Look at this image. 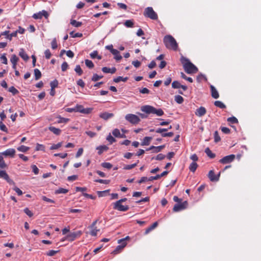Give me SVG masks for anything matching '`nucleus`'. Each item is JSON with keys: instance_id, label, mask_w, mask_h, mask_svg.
Masks as SVG:
<instances>
[{"instance_id": "60", "label": "nucleus", "mask_w": 261, "mask_h": 261, "mask_svg": "<svg viewBox=\"0 0 261 261\" xmlns=\"http://www.w3.org/2000/svg\"><path fill=\"white\" fill-rule=\"evenodd\" d=\"M51 48L53 49H55L58 47L57 42L56 38H54L51 43Z\"/></svg>"}, {"instance_id": "49", "label": "nucleus", "mask_w": 261, "mask_h": 261, "mask_svg": "<svg viewBox=\"0 0 261 261\" xmlns=\"http://www.w3.org/2000/svg\"><path fill=\"white\" fill-rule=\"evenodd\" d=\"M62 145V142H59V143H57V144H54L50 147V150L57 149L59 148H60V147H61Z\"/></svg>"}, {"instance_id": "59", "label": "nucleus", "mask_w": 261, "mask_h": 261, "mask_svg": "<svg viewBox=\"0 0 261 261\" xmlns=\"http://www.w3.org/2000/svg\"><path fill=\"white\" fill-rule=\"evenodd\" d=\"M17 31H16L14 32H12L10 34H8L7 35V36L6 37V38L7 39H9L10 40H11L12 37H16L17 36Z\"/></svg>"}, {"instance_id": "42", "label": "nucleus", "mask_w": 261, "mask_h": 261, "mask_svg": "<svg viewBox=\"0 0 261 261\" xmlns=\"http://www.w3.org/2000/svg\"><path fill=\"white\" fill-rule=\"evenodd\" d=\"M103 77L102 75H98L96 73H94L91 79V80L93 82H96Z\"/></svg>"}, {"instance_id": "63", "label": "nucleus", "mask_w": 261, "mask_h": 261, "mask_svg": "<svg viewBox=\"0 0 261 261\" xmlns=\"http://www.w3.org/2000/svg\"><path fill=\"white\" fill-rule=\"evenodd\" d=\"M68 67V64L66 62H64L61 65V69L62 71H65Z\"/></svg>"}, {"instance_id": "41", "label": "nucleus", "mask_w": 261, "mask_h": 261, "mask_svg": "<svg viewBox=\"0 0 261 261\" xmlns=\"http://www.w3.org/2000/svg\"><path fill=\"white\" fill-rule=\"evenodd\" d=\"M74 70L79 75H81L83 73V70L79 65H76Z\"/></svg>"}, {"instance_id": "46", "label": "nucleus", "mask_w": 261, "mask_h": 261, "mask_svg": "<svg viewBox=\"0 0 261 261\" xmlns=\"http://www.w3.org/2000/svg\"><path fill=\"white\" fill-rule=\"evenodd\" d=\"M69 34H70V35L71 36V37L72 38L82 37L83 36V34L82 33H74L73 31H71V32H70Z\"/></svg>"}, {"instance_id": "40", "label": "nucleus", "mask_w": 261, "mask_h": 261, "mask_svg": "<svg viewBox=\"0 0 261 261\" xmlns=\"http://www.w3.org/2000/svg\"><path fill=\"white\" fill-rule=\"evenodd\" d=\"M85 64L87 67L90 69L93 68L94 66L93 63L88 59L85 60Z\"/></svg>"}, {"instance_id": "29", "label": "nucleus", "mask_w": 261, "mask_h": 261, "mask_svg": "<svg viewBox=\"0 0 261 261\" xmlns=\"http://www.w3.org/2000/svg\"><path fill=\"white\" fill-rule=\"evenodd\" d=\"M128 80V77H123L122 76H118L116 78H114V80H113V81L115 83H119L121 81H122V82H126L127 81V80Z\"/></svg>"}, {"instance_id": "26", "label": "nucleus", "mask_w": 261, "mask_h": 261, "mask_svg": "<svg viewBox=\"0 0 261 261\" xmlns=\"http://www.w3.org/2000/svg\"><path fill=\"white\" fill-rule=\"evenodd\" d=\"M108 147L105 145L99 146L96 147V149L98 150V153L101 154L104 151L107 150Z\"/></svg>"}, {"instance_id": "37", "label": "nucleus", "mask_w": 261, "mask_h": 261, "mask_svg": "<svg viewBox=\"0 0 261 261\" xmlns=\"http://www.w3.org/2000/svg\"><path fill=\"white\" fill-rule=\"evenodd\" d=\"M30 148L29 147L25 146L24 145H21L17 148V150L19 151L25 152L29 150Z\"/></svg>"}, {"instance_id": "6", "label": "nucleus", "mask_w": 261, "mask_h": 261, "mask_svg": "<svg viewBox=\"0 0 261 261\" xmlns=\"http://www.w3.org/2000/svg\"><path fill=\"white\" fill-rule=\"evenodd\" d=\"M82 234V231L79 230L70 232L67 236V239L69 241H73L76 238H79Z\"/></svg>"}, {"instance_id": "56", "label": "nucleus", "mask_w": 261, "mask_h": 261, "mask_svg": "<svg viewBox=\"0 0 261 261\" xmlns=\"http://www.w3.org/2000/svg\"><path fill=\"white\" fill-rule=\"evenodd\" d=\"M123 248L119 245L116 247L115 249L113 251V253L114 254H116L119 253L122 250Z\"/></svg>"}, {"instance_id": "8", "label": "nucleus", "mask_w": 261, "mask_h": 261, "mask_svg": "<svg viewBox=\"0 0 261 261\" xmlns=\"http://www.w3.org/2000/svg\"><path fill=\"white\" fill-rule=\"evenodd\" d=\"M235 159V155L230 154L226 155L221 159L219 162L223 164H226L231 163Z\"/></svg>"}, {"instance_id": "34", "label": "nucleus", "mask_w": 261, "mask_h": 261, "mask_svg": "<svg viewBox=\"0 0 261 261\" xmlns=\"http://www.w3.org/2000/svg\"><path fill=\"white\" fill-rule=\"evenodd\" d=\"M90 56L92 59H95L96 58H97L99 60L101 59V57L98 55V51L97 50L93 51L92 53H90Z\"/></svg>"}, {"instance_id": "61", "label": "nucleus", "mask_w": 261, "mask_h": 261, "mask_svg": "<svg viewBox=\"0 0 261 261\" xmlns=\"http://www.w3.org/2000/svg\"><path fill=\"white\" fill-rule=\"evenodd\" d=\"M118 243L119 244H120V246L123 248V249L126 246V242L125 241V239H120V240H119L118 241Z\"/></svg>"}, {"instance_id": "10", "label": "nucleus", "mask_w": 261, "mask_h": 261, "mask_svg": "<svg viewBox=\"0 0 261 261\" xmlns=\"http://www.w3.org/2000/svg\"><path fill=\"white\" fill-rule=\"evenodd\" d=\"M76 112H80L83 114H89L91 112V109L90 108L85 109L82 105H77L75 106Z\"/></svg>"}, {"instance_id": "2", "label": "nucleus", "mask_w": 261, "mask_h": 261, "mask_svg": "<svg viewBox=\"0 0 261 261\" xmlns=\"http://www.w3.org/2000/svg\"><path fill=\"white\" fill-rule=\"evenodd\" d=\"M163 42L167 48L173 50L177 49L178 44L171 35H166L163 39Z\"/></svg>"}, {"instance_id": "17", "label": "nucleus", "mask_w": 261, "mask_h": 261, "mask_svg": "<svg viewBox=\"0 0 261 261\" xmlns=\"http://www.w3.org/2000/svg\"><path fill=\"white\" fill-rule=\"evenodd\" d=\"M114 116L113 113H108V112H103L99 114V117L104 119L105 120H107L108 119L113 117Z\"/></svg>"}, {"instance_id": "5", "label": "nucleus", "mask_w": 261, "mask_h": 261, "mask_svg": "<svg viewBox=\"0 0 261 261\" xmlns=\"http://www.w3.org/2000/svg\"><path fill=\"white\" fill-rule=\"evenodd\" d=\"M113 208L119 211L126 212L129 209V206L122 205L121 202L117 201L114 203Z\"/></svg>"}, {"instance_id": "19", "label": "nucleus", "mask_w": 261, "mask_h": 261, "mask_svg": "<svg viewBox=\"0 0 261 261\" xmlns=\"http://www.w3.org/2000/svg\"><path fill=\"white\" fill-rule=\"evenodd\" d=\"M19 56L25 61L29 60V57L28 55L25 53L24 50L23 48H21L19 52Z\"/></svg>"}, {"instance_id": "12", "label": "nucleus", "mask_w": 261, "mask_h": 261, "mask_svg": "<svg viewBox=\"0 0 261 261\" xmlns=\"http://www.w3.org/2000/svg\"><path fill=\"white\" fill-rule=\"evenodd\" d=\"M0 153L3 155L13 158L15 153V150L13 148H9L4 151V152Z\"/></svg>"}, {"instance_id": "48", "label": "nucleus", "mask_w": 261, "mask_h": 261, "mask_svg": "<svg viewBox=\"0 0 261 261\" xmlns=\"http://www.w3.org/2000/svg\"><path fill=\"white\" fill-rule=\"evenodd\" d=\"M138 162H139V161H138L137 163H134V164H133L131 165H126L124 167L123 169L125 170H130V169L135 167L137 166V163Z\"/></svg>"}, {"instance_id": "64", "label": "nucleus", "mask_w": 261, "mask_h": 261, "mask_svg": "<svg viewBox=\"0 0 261 261\" xmlns=\"http://www.w3.org/2000/svg\"><path fill=\"white\" fill-rule=\"evenodd\" d=\"M44 54L45 57L47 59H49L51 56V54L49 49H47L45 50Z\"/></svg>"}, {"instance_id": "18", "label": "nucleus", "mask_w": 261, "mask_h": 261, "mask_svg": "<svg viewBox=\"0 0 261 261\" xmlns=\"http://www.w3.org/2000/svg\"><path fill=\"white\" fill-rule=\"evenodd\" d=\"M210 88L211 91L212 96L215 99L218 98L219 97V94L217 89L213 85H211Z\"/></svg>"}, {"instance_id": "11", "label": "nucleus", "mask_w": 261, "mask_h": 261, "mask_svg": "<svg viewBox=\"0 0 261 261\" xmlns=\"http://www.w3.org/2000/svg\"><path fill=\"white\" fill-rule=\"evenodd\" d=\"M172 87L174 89L181 88L184 91L188 89L187 86L181 85L178 81H174L172 83Z\"/></svg>"}, {"instance_id": "50", "label": "nucleus", "mask_w": 261, "mask_h": 261, "mask_svg": "<svg viewBox=\"0 0 261 261\" xmlns=\"http://www.w3.org/2000/svg\"><path fill=\"white\" fill-rule=\"evenodd\" d=\"M58 81L57 80H55L54 81L51 82L50 83V86L52 89H55L58 87Z\"/></svg>"}, {"instance_id": "51", "label": "nucleus", "mask_w": 261, "mask_h": 261, "mask_svg": "<svg viewBox=\"0 0 261 261\" xmlns=\"http://www.w3.org/2000/svg\"><path fill=\"white\" fill-rule=\"evenodd\" d=\"M214 140L215 142L217 143L221 140L220 137L219 135L218 131H215L214 133Z\"/></svg>"}, {"instance_id": "28", "label": "nucleus", "mask_w": 261, "mask_h": 261, "mask_svg": "<svg viewBox=\"0 0 261 261\" xmlns=\"http://www.w3.org/2000/svg\"><path fill=\"white\" fill-rule=\"evenodd\" d=\"M91 229L90 234L92 236H96L98 231H99V229H97L96 227L94 226L93 227H89Z\"/></svg>"}, {"instance_id": "1", "label": "nucleus", "mask_w": 261, "mask_h": 261, "mask_svg": "<svg viewBox=\"0 0 261 261\" xmlns=\"http://www.w3.org/2000/svg\"><path fill=\"white\" fill-rule=\"evenodd\" d=\"M180 62L182 64L185 72L188 74L196 73L198 71V68L187 58L181 56Z\"/></svg>"}, {"instance_id": "35", "label": "nucleus", "mask_w": 261, "mask_h": 261, "mask_svg": "<svg viewBox=\"0 0 261 261\" xmlns=\"http://www.w3.org/2000/svg\"><path fill=\"white\" fill-rule=\"evenodd\" d=\"M174 100L177 103H179V104H181L184 101V98L183 97L180 96V95H175V97H174Z\"/></svg>"}, {"instance_id": "53", "label": "nucleus", "mask_w": 261, "mask_h": 261, "mask_svg": "<svg viewBox=\"0 0 261 261\" xmlns=\"http://www.w3.org/2000/svg\"><path fill=\"white\" fill-rule=\"evenodd\" d=\"M101 166L102 167L107 168V169H111L112 167V165L108 162H104L101 164Z\"/></svg>"}, {"instance_id": "7", "label": "nucleus", "mask_w": 261, "mask_h": 261, "mask_svg": "<svg viewBox=\"0 0 261 261\" xmlns=\"http://www.w3.org/2000/svg\"><path fill=\"white\" fill-rule=\"evenodd\" d=\"M188 204L187 201H185L179 204H176L173 207V211L175 212H177L185 210L187 207Z\"/></svg>"}, {"instance_id": "23", "label": "nucleus", "mask_w": 261, "mask_h": 261, "mask_svg": "<svg viewBox=\"0 0 261 261\" xmlns=\"http://www.w3.org/2000/svg\"><path fill=\"white\" fill-rule=\"evenodd\" d=\"M152 140V137H145L144 138L143 141L141 143V145H148L150 144V141Z\"/></svg>"}, {"instance_id": "24", "label": "nucleus", "mask_w": 261, "mask_h": 261, "mask_svg": "<svg viewBox=\"0 0 261 261\" xmlns=\"http://www.w3.org/2000/svg\"><path fill=\"white\" fill-rule=\"evenodd\" d=\"M48 15H49V13L45 10H42L38 13L34 14L32 16H48Z\"/></svg>"}, {"instance_id": "62", "label": "nucleus", "mask_w": 261, "mask_h": 261, "mask_svg": "<svg viewBox=\"0 0 261 261\" xmlns=\"http://www.w3.org/2000/svg\"><path fill=\"white\" fill-rule=\"evenodd\" d=\"M23 211L30 217L33 216V213L28 207L25 208Z\"/></svg>"}, {"instance_id": "9", "label": "nucleus", "mask_w": 261, "mask_h": 261, "mask_svg": "<svg viewBox=\"0 0 261 261\" xmlns=\"http://www.w3.org/2000/svg\"><path fill=\"white\" fill-rule=\"evenodd\" d=\"M0 178L5 179L10 185H15V182L9 178L8 174L5 171L0 170Z\"/></svg>"}, {"instance_id": "39", "label": "nucleus", "mask_w": 261, "mask_h": 261, "mask_svg": "<svg viewBox=\"0 0 261 261\" xmlns=\"http://www.w3.org/2000/svg\"><path fill=\"white\" fill-rule=\"evenodd\" d=\"M124 24L127 28H132L134 25V21L133 20H127L125 21Z\"/></svg>"}, {"instance_id": "21", "label": "nucleus", "mask_w": 261, "mask_h": 261, "mask_svg": "<svg viewBox=\"0 0 261 261\" xmlns=\"http://www.w3.org/2000/svg\"><path fill=\"white\" fill-rule=\"evenodd\" d=\"M158 225V223L157 222H155L154 223H153L150 226H149V227H148L146 229L145 232H144V234H145V235L147 234L151 231H152L155 228H156L157 227Z\"/></svg>"}, {"instance_id": "38", "label": "nucleus", "mask_w": 261, "mask_h": 261, "mask_svg": "<svg viewBox=\"0 0 261 261\" xmlns=\"http://www.w3.org/2000/svg\"><path fill=\"white\" fill-rule=\"evenodd\" d=\"M19 60V58L16 56V55H12L10 59V61L12 64H17Z\"/></svg>"}, {"instance_id": "52", "label": "nucleus", "mask_w": 261, "mask_h": 261, "mask_svg": "<svg viewBox=\"0 0 261 261\" xmlns=\"http://www.w3.org/2000/svg\"><path fill=\"white\" fill-rule=\"evenodd\" d=\"M58 118H59V120L58 121V122L59 123H67L69 120V119L68 118L61 117V116H59Z\"/></svg>"}, {"instance_id": "57", "label": "nucleus", "mask_w": 261, "mask_h": 261, "mask_svg": "<svg viewBox=\"0 0 261 261\" xmlns=\"http://www.w3.org/2000/svg\"><path fill=\"white\" fill-rule=\"evenodd\" d=\"M107 140L110 142V144H112L116 141V139L113 137H112L111 134H109L108 136Z\"/></svg>"}, {"instance_id": "22", "label": "nucleus", "mask_w": 261, "mask_h": 261, "mask_svg": "<svg viewBox=\"0 0 261 261\" xmlns=\"http://www.w3.org/2000/svg\"><path fill=\"white\" fill-rule=\"evenodd\" d=\"M114 56V59L119 61L121 60L122 56L120 55L119 51L115 49V50H113V53H112Z\"/></svg>"}, {"instance_id": "58", "label": "nucleus", "mask_w": 261, "mask_h": 261, "mask_svg": "<svg viewBox=\"0 0 261 261\" xmlns=\"http://www.w3.org/2000/svg\"><path fill=\"white\" fill-rule=\"evenodd\" d=\"M112 134L116 137L119 138V136H120V130L117 129L115 128L114 129L112 132Z\"/></svg>"}, {"instance_id": "47", "label": "nucleus", "mask_w": 261, "mask_h": 261, "mask_svg": "<svg viewBox=\"0 0 261 261\" xmlns=\"http://www.w3.org/2000/svg\"><path fill=\"white\" fill-rule=\"evenodd\" d=\"M9 91L13 94V95H16L19 93L18 90H17L14 87L11 86L9 89Z\"/></svg>"}, {"instance_id": "44", "label": "nucleus", "mask_w": 261, "mask_h": 261, "mask_svg": "<svg viewBox=\"0 0 261 261\" xmlns=\"http://www.w3.org/2000/svg\"><path fill=\"white\" fill-rule=\"evenodd\" d=\"M180 76H181V78H182L184 80H186L188 81L190 83H192L193 82V79L191 77H190L187 76L185 75V74L184 73H183V72H181L180 73Z\"/></svg>"}, {"instance_id": "15", "label": "nucleus", "mask_w": 261, "mask_h": 261, "mask_svg": "<svg viewBox=\"0 0 261 261\" xmlns=\"http://www.w3.org/2000/svg\"><path fill=\"white\" fill-rule=\"evenodd\" d=\"M206 111L204 107H200L195 112V115L198 117H202L206 114Z\"/></svg>"}, {"instance_id": "54", "label": "nucleus", "mask_w": 261, "mask_h": 261, "mask_svg": "<svg viewBox=\"0 0 261 261\" xmlns=\"http://www.w3.org/2000/svg\"><path fill=\"white\" fill-rule=\"evenodd\" d=\"M0 129L6 133L8 132V128L2 121H0Z\"/></svg>"}, {"instance_id": "3", "label": "nucleus", "mask_w": 261, "mask_h": 261, "mask_svg": "<svg viewBox=\"0 0 261 261\" xmlns=\"http://www.w3.org/2000/svg\"><path fill=\"white\" fill-rule=\"evenodd\" d=\"M141 110L147 114H153L158 116H161L164 113L161 109H156L154 107L149 105L142 106Z\"/></svg>"}, {"instance_id": "13", "label": "nucleus", "mask_w": 261, "mask_h": 261, "mask_svg": "<svg viewBox=\"0 0 261 261\" xmlns=\"http://www.w3.org/2000/svg\"><path fill=\"white\" fill-rule=\"evenodd\" d=\"M144 15L145 16H157V14L153 11L152 7H147L145 9Z\"/></svg>"}, {"instance_id": "30", "label": "nucleus", "mask_w": 261, "mask_h": 261, "mask_svg": "<svg viewBox=\"0 0 261 261\" xmlns=\"http://www.w3.org/2000/svg\"><path fill=\"white\" fill-rule=\"evenodd\" d=\"M7 167V164L5 163L3 155L0 153V168H6Z\"/></svg>"}, {"instance_id": "27", "label": "nucleus", "mask_w": 261, "mask_h": 261, "mask_svg": "<svg viewBox=\"0 0 261 261\" xmlns=\"http://www.w3.org/2000/svg\"><path fill=\"white\" fill-rule=\"evenodd\" d=\"M205 152L211 159H213L216 156L215 154L213 153L208 147L205 148Z\"/></svg>"}, {"instance_id": "14", "label": "nucleus", "mask_w": 261, "mask_h": 261, "mask_svg": "<svg viewBox=\"0 0 261 261\" xmlns=\"http://www.w3.org/2000/svg\"><path fill=\"white\" fill-rule=\"evenodd\" d=\"M220 173L216 175L213 170H210L208 174V177L212 181H216L219 180Z\"/></svg>"}, {"instance_id": "32", "label": "nucleus", "mask_w": 261, "mask_h": 261, "mask_svg": "<svg viewBox=\"0 0 261 261\" xmlns=\"http://www.w3.org/2000/svg\"><path fill=\"white\" fill-rule=\"evenodd\" d=\"M68 192V190L66 189H64L62 188H60L59 189L56 190L55 192V194H66Z\"/></svg>"}, {"instance_id": "31", "label": "nucleus", "mask_w": 261, "mask_h": 261, "mask_svg": "<svg viewBox=\"0 0 261 261\" xmlns=\"http://www.w3.org/2000/svg\"><path fill=\"white\" fill-rule=\"evenodd\" d=\"M35 79L36 80H38L41 77V73L38 69H34Z\"/></svg>"}, {"instance_id": "20", "label": "nucleus", "mask_w": 261, "mask_h": 261, "mask_svg": "<svg viewBox=\"0 0 261 261\" xmlns=\"http://www.w3.org/2000/svg\"><path fill=\"white\" fill-rule=\"evenodd\" d=\"M102 71L106 73H111L112 74L114 73L116 71V69L115 67H113L112 68H108L107 67H104L102 68Z\"/></svg>"}, {"instance_id": "33", "label": "nucleus", "mask_w": 261, "mask_h": 261, "mask_svg": "<svg viewBox=\"0 0 261 261\" xmlns=\"http://www.w3.org/2000/svg\"><path fill=\"white\" fill-rule=\"evenodd\" d=\"M197 167L198 165L196 162H192L189 166V169L191 171L194 172L196 171Z\"/></svg>"}, {"instance_id": "43", "label": "nucleus", "mask_w": 261, "mask_h": 261, "mask_svg": "<svg viewBox=\"0 0 261 261\" xmlns=\"http://www.w3.org/2000/svg\"><path fill=\"white\" fill-rule=\"evenodd\" d=\"M70 24L75 27H80L82 25V22L71 19L70 21Z\"/></svg>"}, {"instance_id": "25", "label": "nucleus", "mask_w": 261, "mask_h": 261, "mask_svg": "<svg viewBox=\"0 0 261 261\" xmlns=\"http://www.w3.org/2000/svg\"><path fill=\"white\" fill-rule=\"evenodd\" d=\"M49 130L53 132L54 134L59 135L60 134L61 130L59 128H56L54 126H49Z\"/></svg>"}, {"instance_id": "16", "label": "nucleus", "mask_w": 261, "mask_h": 261, "mask_svg": "<svg viewBox=\"0 0 261 261\" xmlns=\"http://www.w3.org/2000/svg\"><path fill=\"white\" fill-rule=\"evenodd\" d=\"M165 147V145H161L159 146H151L149 148L146 149V151L152 150V152L154 153H158L162 150Z\"/></svg>"}, {"instance_id": "45", "label": "nucleus", "mask_w": 261, "mask_h": 261, "mask_svg": "<svg viewBox=\"0 0 261 261\" xmlns=\"http://www.w3.org/2000/svg\"><path fill=\"white\" fill-rule=\"evenodd\" d=\"M227 121L232 124L237 123L238 122V119L234 116L227 118Z\"/></svg>"}, {"instance_id": "36", "label": "nucleus", "mask_w": 261, "mask_h": 261, "mask_svg": "<svg viewBox=\"0 0 261 261\" xmlns=\"http://www.w3.org/2000/svg\"><path fill=\"white\" fill-rule=\"evenodd\" d=\"M214 105L215 106L219 107L221 109H224L226 108V106L221 101H216L214 102Z\"/></svg>"}, {"instance_id": "4", "label": "nucleus", "mask_w": 261, "mask_h": 261, "mask_svg": "<svg viewBox=\"0 0 261 261\" xmlns=\"http://www.w3.org/2000/svg\"><path fill=\"white\" fill-rule=\"evenodd\" d=\"M125 118L127 121L133 124H137L140 121V119L138 116L132 114H127Z\"/></svg>"}, {"instance_id": "55", "label": "nucleus", "mask_w": 261, "mask_h": 261, "mask_svg": "<svg viewBox=\"0 0 261 261\" xmlns=\"http://www.w3.org/2000/svg\"><path fill=\"white\" fill-rule=\"evenodd\" d=\"M95 181L96 182H99L101 184H109L110 182V180H105V179H98L95 180Z\"/></svg>"}]
</instances>
